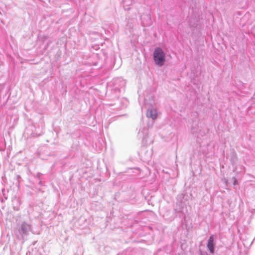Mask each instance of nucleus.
<instances>
[{"instance_id": "15", "label": "nucleus", "mask_w": 255, "mask_h": 255, "mask_svg": "<svg viewBox=\"0 0 255 255\" xmlns=\"http://www.w3.org/2000/svg\"><path fill=\"white\" fill-rule=\"evenodd\" d=\"M5 200H7V197H5Z\"/></svg>"}, {"instance_id": "3", "label": "nucleus", "mask_w": 255, "mask_h": 255, "mask_svg": "<svg viewBox=\"0 0 255 255\" xmlns=\"http://www.w3.org/2000/svg\"><path fill=\"white\" fill-rule=\"evenodd\" d=\"M138 136L141 138L145 144H148L152 142V140H149L148 139V134L147 133V128L140 129L138 133Z\"/></svg>"}, {"instance_id": "4", "label": "nucleus", "mask_w": 255, "mask_h": 255, "mask_svg": "<svg viewBox=\"0 0 255 255\" xmlns=\"http://www.w3.org/2000/svg\"><path fill=\"white\" fill-rule=\"evenodd\" d=\"M215 238L214 235H211L208 240L207 247L211 254H214L215 252V249L216 246V243L215 241Z\"/></svg>"}, {"instance_id": "13", "label": "nucleus", "mask_w": 255, "mask_h": 255, "mask_svg": "<svg viewBox=\"0 0 255 255\" xmlns=\"http://www.w3.org/2000/svg\"><path fill=\"white\" fill-rule=\"evenodd\" d=\"M241 168H243V170L244 171L245 167L243 166H241Z\"/></svg>"}, {"instance_id": "9", "label": "nucleus", "mask_w": 255, "mask_h": 255, "mask_svg": "<svg viewBox=\"0 0 255 255\" xmlns=\"http://www.w3.org/2000/svg\"><path fill=\"white\" fill-rule=\"evenodd\" d=\"M4 149V148L2 146H0V151H2Z\"/></svg>"}, {"instance_id": "2", "label": "nucleus", "mask_w": 255, "mask_h": 255, "mask_svg": "<svg viewBox=\"0 0 255 255\" xmlns=\"http://www.w3.org/2000/svg\"><path fill=\"white\" fill-rule=\"evenodd\" d=\"M31 230V225L26 222H23L21 224L17 225L15 234L18 236L20 235L23 237L27 236Z\"/></svg>"}, {"instance_id": "14", "label": "nucleus", "mask_w": 255, "mask_h": 255, "mask_svg": "<svg viewBox=\"0 0 255 255\" xmlns=\"http://www.w3.org/2000/svg\"><path fill=\"white\" fill-rule=\"evenodd\" d=\"M122 83H123V84H123V85H125V81H122Z\"/></svg>"}, {"instance_id": "12", "label": "nucleus", "mask_w": 255, "mask_h": 255, "mask_svg": "<svg viewBox=\"0 0 255 255\" xmlns=\"http://www.w3.org/2000/svg\"><path fill=\"white\" fill-rule=\"evenodd\" d=\"M39 185H40V186H41L42 185V182L41 181H40L39 182Z\"/></svg>"}, {"instance_id": "6", "label": "nucleus", "mask_w": 255, "mask_h": 255, "mask_svg": "<svg viewBox=\"0 0 255 255\" xmlns=\"http://www.w3.org/2000/svg\"><path fill=\"white\" fill-rule=\"evenodd\" d=\"M133 2V0H123V7L125 10H129L130 8L129 7Z\"/></svg>"}, {"instance_id": "10", "label": "nucleus", "mask_w": 255, "mask_h": 255, "mask_svg": "<svg viewBox=\"0 0 255 255\" xmlns=\"http://www.w3.org/2000/svg\"><path fill=\"white\" fill-rule=\"evenodd\" d=\"M174 211L175 212V213H178V212H180V210L178 211L177 209H174Z\"/></svg>"}, {"instance_id": "1", "label": "nucleus", "mask_w": 255, "mask_h": 255, "mask_svg": "<svg viewBox=\"0 0 255 255\" xmlns=\"http://www.w3.org/2000/svg\"><path fill=\"white\" fill-rule=\"evenodd\" d=\"M153 59L155 65L161 67L164 65L166 59L165 54L159 47H156L153 53Z\"/></svg>"}, {"instance_id": "7", "label": "nucleus", "mask_w": 255, "mask_h": 255, "mask_svg": "<svg viewBox=\"0 0 255 255\" xmlns=\"http://www.w3.org/2000/svg\"><path fill=\"white\" fill-rule=\"evenodd\" d=\"M191 132L193 133V134H195V135H197V136H199L200 135V134L198 133L197 132V131L195 130L194 127L192 128H191Z\"/></svg>"}, {"instance_id": "8", "label": "nucleus", "mask_w": 255, "mask_h": 255, "mask_svg": "<svg viewBox=\"0 0 255 255\" xmlns=\"http://www.w3.org/2000/svg\"><path fill=\"white\" fill-rule=\"evenodd\" d=\"M42 175L41 173H38L37 174V178L40 179V176Z\"/></svg>"}, {"instance_id": "11", "label": "nucleus", "mask_w": 255, "mask_h": 255, "mask_svg": "<svg viewBox=\"0 0 255 255\" xmlns=\"http://www.w3.org/2000/svg\"><path fill=\"white\" fill-rule=\"evenodd\" d=\"M234 185H235L236 184L237 180L235 178H234Z\"/></svg>"}, {"instance_id": "5", "label": "nucleus", "mask_w": 255, "mask_h": 255, "mask_svg": "<svg viewBox=\"0 0 255 255\" xmlns=\"http://www.w3.org/2000/svg\"><path fill=\"white\" fill-rule=\"evenodd\" d=\"M146 116L148 118L155 120L157 117V113L156 109L153 107L148 108L147 110Z\"/></svg>"}]
</instances>
